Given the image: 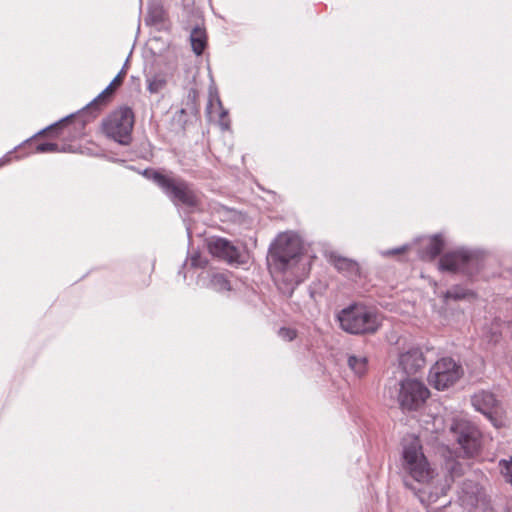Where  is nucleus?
Here are the masks:
<instances>
[{"label": "nucleus", "mask_w": 512, "mask_h": 512, "mask_svg": "<svg viewBox=\"0 0 512 512\" xmlns=\"http://www.w3.org/2000/svg\"><path fill=\"white\" fill-rule=\"evenodd\" d=\"M401 467L407 476L425 486L417 494L422 504L430 505L445 495V485L438 483L437 470L425 456L420 439L414 435L403 439Z\"/></svg>", "instance_id": "f257e3e1"}, {"label": "nucleus", "mask_w": 512, "mask_h": 512, "mask_svg": "<svg viewBox=\"0 0 512 512\" xmlns=\"http://www.w3.org/2000/svg\"><path fill=\"white\" fill-rule=\"evenodd\" d=\"M300 251L299 239L292 234L282 233L274 240L269 248L268 263L276 281L290 273Z\"/></svg>", "instance_id": "f03ea898"}, {"label": "nucleus", "mask_w": 512, "mask_h": 512, "mask_svg": "<svg viewBox=\"0 0 512 512\" xmlns=\"http://www.w3.org/2000/svg\"><path fill=\"white\" fill-rule=\"evenodd\" d=\"M340 327L350 334H369L381 325L380 315L372 308L361 304H352L342 309L338 315Z\"/></svg>", "instance_id": "7ed1b4c3"}, {"label": "nucleus", "mask_w": 512, "mask_h": 512, "mask_svg": "<svg viewBox=\"0 0 512 512\" xmlns=\"http://www.w3.org/2000/svg\"><path fill=\"white\" fill-rule=\"evenodd\" d=\"M152 179L175 205L181 204L187 207H197L199 205V193L186 181L159 172H153Z\"/></svg>", "instance_id": "20e7f679"}, {"label": "nucleus", "mask_w": 512, "mask_h": 512, "mask_svg": "<svg viewBox=\"0 0 512 512\" xmlns=\"http://www.w3.org/2000/svg\"><path fill=\"white\" fill-rule=\"evenodd\" d=\"M449 433L458 443L466 457H474L481 450V432L470 420L463 416L451 419Z\"/></svg>", "instance_id": "39448f33"}, {"label": "nucleus", "mask_w": 512, "mask_h": 512, "mask_svg": "<svg viewBox=\"0 0 512 512\" xmlns=\"http://www.w3.org/2000/svg\"><path fill=\"white\" fill-rule=\"evenodd\" d=\"M134 126V113L129 107H120L103 120V133L121 145L130 144Z\"/></svg>", "instance_id": "423d86ee"}, {"label": "nucleus", "mask_w": 512, "mask_h": 512, "mask_svg": "<svg viewBox=\"0 0 512 512\" xmlns=\"http://www.w3.org/2000/svg\"><path fill=\"white\" fill-rule=\"evenodd\" d=\"M463 369L450 357L439 359L430 369L429 382L437 390L454 385L462 376Z\"/></svg>", "instance_id": "0eeeda50"}, {"label": "nucleus", "mask_w": 512, "mask_h": 512, "mask_svg": "<svg viewBox=\"0 0 512 512\" xmlns=\"http://www.w3.org/2000/svg\"><path fill=\"white\" fill-rule=\"evenodd\" d=\"M439 267L442 270L472 275L480 268V257L467 250H457L443 255Z\"/></svg>", "instance_id": "6e6552de"}, {"label": "nucleus", "mask_w": 512, "mask_h": 512, "mask_svg": "<svg viewBox=\"0 0 512 512\" xmlns=\"http://www.w3.org/2000/svg\"><path fill=\"white\" fill-rule=\"evenodd\" d=\"M430 392L424 383L407 378L400 382L398 402L403 410H417L429 397Z\"/></svg>", "instance_id": "1a4fd4ad"}, {"label": "nucleus", "mask_w": 512, "mask_h": 512, "mask_svg": "<svg viewBox=\"0 0 512 512\" xmlns=\"http://www.w3.org/2000/svg\"><path fill=\"white\" fill-rule=\"evenodd\" d=\"M473 407L485 415L496 427L502 425L503 409L495 395L488 391H479L471 397Z\"/></svg>", "instance_id": "9d476101"}, {"label": "nucleus", "mask_w": 512, "mask_h": 512, "mask_svg": "<svg viewBox=\"0 0 512 512\" xmlns=\"http://www.w3.org/2000/svg\"><path fill=\"white\" fill-rule=\"evenodd\" d=\"M209 252L228 263H239L240 252L229 240L220 237L211 238L208 241Z\"/></svg>", "instance_id": "9b49d317"}, {"label": "nucleus", "mask_w": 512, "mask_h": 512, "mask_svg": "<svg viewBox=\"0 0 512 512\" xmlns=\"http://www.w3.org/2000/svg\"><path fill=\"white\" fill-rule=\"evenodd\" d=\"M459 500L468 509L478 508L486 504V494L478 484L467 481L463 483Z\"/></svg>", "instance_id": "f8f14e48"}, {"label": "nucleus", "mask_w": 512, "mask_h": 512, "mask_svg": "<svg viewBox=\"0 0 512 512\" xmlns=\"http://www.w3.org/2000/svg\"><path fill=\"white\" fill-rule=\"evenodd\" d=\"M399 364L407 374H414L425 365V359L419 348L413 347L402 353Z\"/></svg>", "instance_id": "ddd939ff"}, {"label": "nucleus", "mask_w": 512, "mask_h": 512, "mask_svg": "<svg viewBox=\"0 0 512 512\" xmlns=\"http://www.w3.org/2000/svg\"><path fill=\"white\" fill-rule=\"evenodd\" d=\"M329 262L346 276H356L359 273V266L354 260L342 257L336 253H330Z\"/></svg>", "instance_id": "4468645a"}, {"label": "nucleus", "mask_w": 512, "mask_h": 512, "mask_svg": "<svg viewBox=\"0 0 512 512\" xmlns=\"http://www.w3.org/2000/svg\"><path fill=\"white\" fill-rule=\"evenodd\" d=\"M191 46L195 54L201 55L206 46V34L200 27H195L190 35Z\"/></svg>", "instance_id": "2eb2a0df"}, {"label": "nucleus", "mask_w": 512, "mask_h": 512, "mask_svg": "<svg viewBox=\"0 0 512 512\" xmlns=\"http://www.w3.org/2000/svg\"><path fill=\"white\" fill-rule=\"evenodd\" d=\"M210 286L217 292H225L231 290L230 281L223 273H215L210 279Z\"/></svg>", "instance_id": "dca6fc26"}, {"label": "nucleus", "mask_w": 512, "mask_h": 512, "mask_svg": "<svg viewBox=\"0 0 512 512\" xmlns=\"http://www.w3.org/2000/svg\"><path fill=\"white\" fill-rule=\"evenodd\" d=\"M443 247L444 242L442 238L436 235L430 239L428 245L425 247V254L429 259H434L441 253Z\"/></svg>", "instance_id": "f3484780"}, {"label": "nucleus", "mask_w": 512, "mask_h": 512, "mask_svg": "<svg viewBox=\"0 0 512 512\" xmlns=\"http://www.w3.org/2000/svg\"><path fill=\"white\" fill-rule=\"evenodd\" d=\"M367 358L364 356H350L348 359L349 367L355 372L356 375L362 376L367 371Z\"/></svg>", "instance_id": "a211bd4d"}, {"label": "nucleus", "mask_w": 512, "mask_h": 512, "mask_svg": "<svg viewBox=\"0 0 512 512\" xmlns=\"http://www.w3.org/2000/svg\"><path fill=\"white\" fill-rule=\"evenodd\" d=\"M167 84L164 75L157 74L147 79V89L150 93L156 94L162 91Z\"/></svg>", "instance_id": "6ab92c4d"}, {"label": "nucleus", "mask_w": 512, "mask_h": 512, "mask_svg": "<svg viewBox=\"0 0 512 512\" xmlns=\"http://www.w3.org/2000/svg\"><path fill=\"white\" fill-rule=\"evenodd\" d=\"M199 93L195 88L189 89L187 93V102H186V108L181 109V113H185L186 111H189L191 114H196L198 112V101Z\"/></svg>", "instance_id": "aec40b11"}, {"label": "nucleus", "mask_w": 512, "mask_h": 512, "mask_svg": "<svg viewBox=\"0 0 512 512\" xmlns=\"http://www.w3.org/2000/svg\"><path fill=\"white\" fill-rule=\"evenodd\" d=\"M116 87L110 83L101 94H99L90 104L87 105L85 111H96L98 110L99 104H101L107 95H110Z\"/></svg>", "instance_id": "412c9836"}, {"label": "nucleus", "mask_w": 512, "mask_h": 512, "mask_svg": "<svg viewBox=\"0 0 512 512\" xmlns=\"http://www.w3.org/2000/svg\"><path fill=\"white\" fill-rule=\"evenodd\" d=\"M501 475L505 481L512 486V457L509 459H501L498 463Z\"/></svg>", "instance_id": "4be33fe9"}, {"label": "nucleus", "mask_w": 512, "mask_h": 512, "mask_svg": "<svg viewBox=\"0 0 512 512\" xmlns=\"http://www.w3.org/2000/svg\"><path fill=\"white\" fill-rule=\"evenodd\" d=\"M467 295H468L467 290H465L464 288L459 287V286H454L451 289H449L448 291H446V293L444 294V298H445V300H449V299L460 300V299L466 298Z\"/></svg>", "instance_id": "5701e85b"}, {"label": "nucleus", "mask_w": 512, "mask_h": 512, "mask_svg": "<svg viewBox=\"0 0 512 512\" xmlns=\"http://www.w3.org/2000/svg\"><path fill=\"white\" fill-rule=\"evenodd\" d=\"M62 150L59 148L56 143H41L36 146L37 153H55L61 152Z\"/></svg>", "instance_id": "b1692460"}, {"label": "nucleus", "mask_w": 512, "mask_h": 512, "mask_svg": "<svg viewBox=\"0 0 512 512\" xmlns=\"http://www.w3.org/2000/svg\"><path fill=\"white\" fill-rule=\"evenodd\" d=\"M278 335L286 341H292L296 338L297 334H296V330H294L292 328L282 327L279 329Z\"/></svg>", "instance_id": "393cba45"}, {"label": "nucleus", "mask_w": 512, "mask_h": 512, "mask_svg": "<svg viewBox=\"0 0 512 512\" xmlns=\"http://www.w3.org/2000/svg\"><path fill=\"white\" fill-rule=\"evenodd\" d=\"M189 261L190 265L193 267H204L207 263V261L203 259L198 253L192 254Z\"/></svg>", "instance_id": "a878e982"}, {"label": "nucleus", "mask_w": 512, "mask_h": 512, "mask_svg": "<svg viewBox=\"0 0 512 512\" xmlns=\"http://www.w3.org/2000/svg\"><path fill=\"white\" fill-rule=\"evenodd\" d=\"M126 75L125 67L122 68V70L116 75V77L111 81L112 85H114L116 88L120 86L123 82V79Z\"/></svg>", "instance_id": "bb28decb"}, {"label": "nucleus", "mask_w": 512, "mask_h": 512, "mask_svg": "<svg viewBox=\"0 0 512 512\" xmlns=\"http://www.w3.org/2000/svg\"><path fill=\"white\" fill-rule=\"evenodd\" d=\"M71 117H72V116H70V117H66V118L62 119L61 121H59V122H57V123H55V124H53V125H50L49 127H47V128H45V129H43L42 131H40L38 134H39V135H40V134H43V133H45V132H46V131H48V130H53L54 128H56V127H58V126L63 125V124H64L65 122H67Z\"/></svg>", "instance_id": "cd10ccee"}, {"label": "nucleus", "mask_w": 512, "mask_h": 512, "mask_svg": "<svg viewBox=\"0 0 512 512\" xmlns=\"http://www.w3.org/2000/svg\"><path fill=\"white\" fill-rule=\"evenodd\" d=\"M450 470H451L452 476H458L462 473V467L456 463L450 468Z\"/></svg>", "instance_id": "c85d7f7f"}, {"label": "nucleus", "mask_w": 512, "mask_h": 512, "mask_svg": "<svg viewBox=\"0 0 512 512\" xmlns=\"http://www.w3.org/2000/svg\"><path fill=\"white\" fill-rule=\"evenodd\" d=\"M405 250H406V246H402V247L397 248V249L388 250L384 254L385 255H396V254H400V253L404 252Z\"/></svg>", "instance_id": "c756f323"}, {"label": "nucleus", "mask_w": 512, "mask_h": 512, "mask_svg": "<svg viewBox=\"0 0 512 512\" xmlns=\"http://www.w3.org/2000/svg\"><path fill=\"white\" fill-rule=\"evenodd\" d=\"M287 287H286V290L289 292V293H292L293 289H294V279L292 277H290V275L287 277Z\"/></svg>", "instance_id": "7c9ffc66"}, {"label": "nucleus", "mask_w": 512, "mask_h": 512, "mask_svg": "<svg viewBox=\"0 0 512 512\" xmlns=\"http://www.w3.org/2000/svg\"><path fill=\"white\" fill-rule=\"evenodd\" d=\"M11 152L0 159V167L7 164L10 161Z\"/></svg>", "instance_id": "2f4dec72"}, {"label": "nucleus", "mask_w": 512, "mask_h": 512, "mask_svg": "<svg viewBox=\"0 0 512 512\" xmlns=\"http://www.w3.org/2000/svg\"><path fill=\"white\" fill-rule=\"evenodd\" d=\"M404 484H405L406 487H408V488H410V489H412L414 491L416 490L415 487H413L412 484H410L407 480L404 481Z\"/></svg>", "instance_id": "473e14b6"}, {"label": "nucleus", "mask_w": 512, "mask_h": 512, "mask_svg": "<svg viewBox=\"0 0 512 512\" xmlns=\"http://www.w3.org/2000/svg\"><path fill=\"white\" fill-rule=\"evenodd\" d=\"M492 340H493L494 342H497V341H498V335H497V333H496V332L493 334V336H492Z\"/></svg>", "instance_id": "72a5a7b5"}, {"label": "nucleus", "mask_w": 512, "mask_h": 512, "mask_svg": "<svg viewBox=\"0 0 512 512\" xmlns=\"http://www.w3.org/2000/svg\"><path fill=\"white\" fill-rule=\"evenodd\" d=\"M226 115H227V112H226V111H223V112L221 113V119H223Z\"/></svg>", "instance_id": "f704fd0d"}, {"label": "nucleus", "mask_w": 512, "mask_h": 512, "mask_svg": "<svg viewBox=\"0 0 512 512\" xmlns=\"http://www.w3.org/2000/svg\"><path fill=\"white\" fill-rule=\"evenodd\" d=\"M221 124L224 126V128H228L227 124H224L223 122H221Z\"/></svg>", "instance_id": "c9c22d12"}]
</instances>
